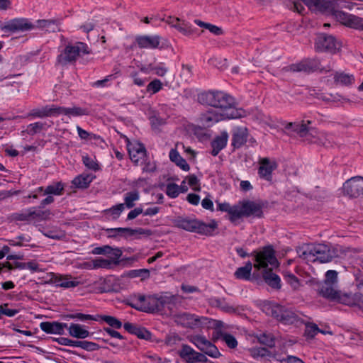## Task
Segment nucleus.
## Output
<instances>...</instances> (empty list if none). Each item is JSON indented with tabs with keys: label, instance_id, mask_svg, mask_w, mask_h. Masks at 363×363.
Returning <instances> with one entry per match:
<instances>
[{
	"label": "nucleus",
	"instance_id": "20e7f679",
	"mask_svg": "<svg viewBox=\"0 0 363 363\" xmlns=\"http://www.w3.org/2000/svg\"><path fill=\"white\" fill-rule=\"evenodd\" d=\"M173 223L178 228L206 235H212L213 232L218 228L217 223L215 220L205 223L196 219L184 217L177 218L173 220Z\"/></svg>",
	"mask_w": 363,
	"mask_h": 363
},
{
	"label": "nucleus",
	"instance_id": "6ab92c4d",
	"mask_svg": "<svg viewBox=\"0 0 363 363\" xmlns=\"http://www.w3.org/2000/svg\"><path fill=\"white\" fill-rule=\"evenodd\" d=\"M161 37L158 35H143L135 38V44L140 49H160Z\"/></svg>",
	"mask_w": 363,
	"mask_h": 363
},
{
	"label": "nucleus",
	"instance_id": "052dcab7",
	"mask_svg": "<svg viewBox=\"0 0 363 363\" xmlns=\"http://www.w3.org/2000/svg\"><path fill=\"white\" fill-rule=\"evenodd\" d=\"M99 320L101 319L108 323L110 326L115 328H121L122 326L121 322L115 317L110 315L98 316Z\"/></svg>",
	"mask_w": 363,
	"mask_h": 363
},
{
	"label": "nucleus",
	"instance_id": "680f3d73",
	"mask_svg": "<svg viewBox=\"0 0 363 363\" xmlns=\"http://www.w3.org/2000/svg\"><path fill=\"white\" fill-rule=\"evenodd\" d=\"M180 193V187L174 183H170L167 185L166 194L170 198H176Z\"/></svg>",
	"mask_w": 363,
	"mask_h": 363
},
{
	"label": "nucleus",
	"instance_id": "c9c22d12",
	"mask_svg": "<svg viewBox=\"0 0 363 363\" xmlns=\"http://www.w3.org/2000/svg\"><path fill=\"white\" fill-rule=\"evenodd\" d=\"M237 208L238 204L230 206L228 203H222L218 204V209L221 211L228 212L229 214V220L235 223L237 220Z\"/></svg>",
	"mask_w": 363,
	"mask_h": 363
},
{
	"label": "nucleus",
	"instance_id": "774afa93",
	"mask_svg": "<svg viewBox=\"0 0 363 363\" xmlns=\"http://www.w3.org/2000/svg\"><path fill=\"white\" fill-rule=\"evenodd\" d=\"M186 179L188 182L189 185L194 191H200L199 180L196 176L191 174L187 177Z\"/></svg>",
	"mask_w": 363,
	"mask_h": 363
},
{
	"label": "nucleus",
	"instance_id": "69168bd1",
	"mask_svg": "<svg viewBox=\"0 0 363 363\" xmlns=\"http://www.w3.org/2000/svg\"><path fill=\"white\" fill-rule=\"evenodd\" d=\"M285 279L294 289H298L300 286L298 279L291 273H286Z\"/></svg>",
	"mask_w": 363,
	"mask_h": 363
},
{
	"label": "nucleus",
	"instance_id": "37998d69",
	"mask_svg": "<svg viewBox=\"0 0 363 363\" xmlns=\"http://www.w3.org/2000/svg\"><path fill=\"white\" fill-rule=\"evenodd\" d=\"M250 356L255 359L259 360L270 355V352L264 347H254L247 349Z\"/></svg>",
	"mask_w": 363,
	"mask_h": 363
},
{
	"label": "nucleus",
	"instance_id": "ddd939ff",
	"mask_svg": "<svg viewBox=\"0 0 363 363\" xmlns=\"http://www.w3.org/2000/svg\"><path fill=\"white\" fill-rule=\"evenodd\" d=\"M233 114H228L227 113H221L216 108H211L206 113L201 114L199 118V123L203 127H210L215 123L225 120L233 119Z\"/></svg>",
	"mask_w": 363,
	"mask_h": 363
},
{
	"label": "nucleus",
	"instance_id": "49530a36",
	"mask_svg": "<svg viewBox=\"0 0 363 363\" xmlns=\"http://www.w3.org/2000/svg\"><path fill=\"white\" fill-rule=\"evenodd\" d=\"M311 143H318L325 147L332 145V137L323 133H318L312 137Z\"/></svg>",
	"mask_w": 363,
	"mask_h": 363
},
{
	"label": "nucleus",
	"instance_id": "de8ad7c7",
	"mask_svg": "<svg viewBox=\"0 0 363 363\" xmlns=\"http://www.w3.org/2000/svg\"><path fill=\"white\" fill-rule=\"evenodd\" d=\"M252 264L247 262L244 267H239L235 272L236 278L240 279H249L251 275Z\"/></svg>",
	"mask_w": 363,
	"mask_h": 363
},
{
	"label": "nucleus",
	"instance_id": "3c124183",
	"mask_svg": "<svg viewBox=\"0 0 363 363\" xmlns=\"http://www.w3.org/2000/svg\"><path fill=\"white\" fill-rule=\"evenodd\" d=\"M139 199L140 194L137 191L126 193L124 196V206H125L128 208H133L135 206V202L138 201Z\"/></svg>",
	"mask_w": 363,
	"mask_h": 363
},
{
	"label": "nucleus",
	"instance_id": "a211bd4d",
	"mask_svg": "<svg viewBox=\"0 0 363 363\" xmlns=\"http://www.w3.org/2000/svg\"><path fill=\"white\" fill-rule=\"evenodd\" d=\"M163 21L185 36H190L194 33V30L192 28L191 25L178 17L168 16Z\"/></svg>",
	"mask_w": 363,
	"mask_h": 363
},
{
	"label": "nucleus",
	"instance_id": "9d476101",
	"mask_svg": "<svg viewBox=\"0 0 363 363\" xmlns=\"http://www.w3.org/2000/svg\"><path fill=\"white\" fill-rule=\"evenodd\" d=\"M331 16L347 27L363 30V18L340 11L337 7Z\"/></svg>",
	"mask_w": 363,
	"mask_h": 363
},
{
	"label": "nucleus",
	"instance_id": "7ed1b4c3",
	"mask_svg": "<svg viewBox=\"0 0 363 363\" xmlns=\"http://www.w3.org/2000/svg\"><path fill=\"white\" fill-rule=\"evenodd\" d=\"M177 299L176 296L162 295L148 296L137 295L133 298L132 306L139 311L145 312H155L162 311L165 307L170 308Z\"/></svg>",
	"mask_w": 363,
	"mask_h": 363
},
{
	"label": "nucleus",
	"instance_id": "5701e85b",
	"mask_svg": "<svg viewBox=\"0 0 363 363\" xmlns=\"http://www.w3.org/2000/svg\"><path fill=\"white\" fill-rule=\"evenodd\" d=\"M248 129L245 126H236L232 130V145L235 148L241 147L247 142Z\"/></svg>",
	"mask_w": 363,
	"mask_h": 363
},
{
	"label": "nucleus",
	"instance_id": "864d4df0",
	"mask_svg": "<svg viewBox=\"0 0 363 363\" xmlns=\"http://www.w3.org/2000/svg\"><path fill=\"white\" fill-rule=\"evenodd\" d=\"M64 112L63 115L67 116L69 117L71 116H84L86 114V111L85 109H83L80 107H69V108H65L64 107Z\"/></svg>",
	"mask_w": 363,
	"mask_h": 363
},
{
	"label": "nucleus",
	"instance_id": "72a5a7b5",
	"mask_svg": "<svg viewBox=\"0 0 363 363\" xmlns=\"http://www.w3.org/2000/svg\"><path fill=\"white\" fill-rule=\"evenodd\" d=\"M197 354L198 352H196L193 348L187 345H183L182 349L179 352V354L181 358L189 363L195 362Z\"/></svg>",
	"mask_w": 363,
	"mask_h": 363
},
{
	"label": "nucleus",
	"instance_id": "f257e3e1",
	"mask_svg": "<svg viewBox=\"0 0 363 363\" xmlns=\"http://www.w3.org/2000/svg\"><path fill=\"white\" fill-rule=\"evenodd\" d=\"M198 100L201 104L211 106L217 109L218 111L233 114L232 118L246 117L250 113L247 111L241 108H236L234 98L221 91L201 93L199 95Z\"/></svg>",
	"mask_w": 363,
	"mask_h": 363
},
{
	"label": "nucleus",
	"instance_id": "13d9d810",
	"mask_svg": "<svg viewBox=\"0 0 363 363\" xmlns=\"http://www.w3.org/2000/svg\"><path fill=\"white\" fill-rule=\"evenodd\" d=\"M320 329L318 328V325L313 323H308L306 325L305 336L307 338H313L319 332Z\"/></svg>",
	"mask_w": 363,
	"mask_h": 363
},
{
	"label": "nucleus",
	"instance_id": "1a4fd4ad",
	"mask_svg": "<svg viewBox=\"0 0 363 363\" xmlns=\"http://www.w3.org/2000/svg\"><path fill=\"white\" fill-rule=\"evenodd\" d=\"M323 296L333 301L350 306H355L357 291L354 293H344L336 289H323Z\"/></svg>",
	"mask_w": 363,
	"mask_h": 363
},
{
	"label": "nucleus",
	"instance_id": "a878e982",
	"mask_svg": "<svg viewBox=\"0 0 363 363\" xmlns=\"http://www.w3.org/2000/svg\"><path fill=\"white\" fill-rule=\"evenodd\" d=\"M215 322V326L218 328V338L224 342L229 348L235 349L238 344L236 338L231 334L221 330V327L223 325L222 321L217 320Z\"/></svg>",
	"mask_w": 363,
	"mask_h": 363
},
{
	"label": "nucleus",
	"instance_id": "6e6552de",
	"mask_svg": "<svg viewBox=\"0 0 363 363\" xmlns=\"http://www.w3.org/2000/svg\"><path fill=\"white\" fill-rule=\"evenodd\" d=\"M255 261L254 267L257 269H265L269 265L272 267L277 266V259L271 247H266L262 251L256 252Z\"/></svg>",
	"mask_w": 363,
	"mask_h": 363
},
{
	"label": "nucleus",
	"instance_id": "dca6fc26",
	"mask_svg": "<svg viewBox=\"0 0 363 363\" xmlns=\"http://www.w3.org/2000/svg\"><path fill=\"white\" fill-rule=\"evenodd\" d=\"M237 220L243 216H254L261 217L262 214V207L259 204L250 201H244L238 203Z\"/></svg>",
	"mask_w": 363,
	"mask_h": 363
},
{
	"label": "nucleus",
	"instance_id": "7c9ffc66",
	"mask_svg": "<svg viewBox=\"0 0 363 363\" xmlns=\"http://www.w3.org/2000/svg\"><path fill=\"white\" fill-rule=\"evenodd\" d=\"M211 303L213 306L219 308L221 311H223L225 313H235L239 311L238 307L229 304L225 301V299L212 298L211 300Z\"/></svg>",
	"mask_w": 363,
	"mask_h": 363
},
{
	"label": "nucleus",
	"instance_id": "4c0bfd02",
	"mask_svg": "<svg viewBox=\"0 0 363 363\" xmlns=\"http://www.w3.org/2000/svg\"><path fill=\"white\" fill-rule=\"evenodd\" d=\"M169 158L172 162H174L182 169L184 171L189 170V165L187 164L186 160L180 156V155L176 150H171V151L169 152Z\"/></svg>",
	"mask_w": 363,
	"mask_h": 363
},
{
	"label": "nucleus",
	"instance_id": "cd10ccee",
	"mask_svg": "<svg viewBox=\"0 0 363 363\" xmlns=\"http://www.w3.org/2000/svg\"><path fill=\"white\" fill-rule=\"evenodd\" d=\"M93 255H108L112 259H118L122 255V251L119 248H113L109 245L96 247L92 250Z\"/></svg>",
	"mask_w": 363,
	"mask_h": 363
},
{
	"label": "nucleus",
	"instance_id": "4be33fe9",
	"mask_svg": "<svg viewBox=\"0 0 363 363\" xmlns=\"http://www.w3.org/2000/svg\"><path fill=\"white\" fill-rule=\"evenodd\" d=\"M315 47L320 51L334 52L339 48L340 44L333 36L321 35L317 38Z\"/></svg>",
	"mask_w": 363,
	"mask_h": 363
},
{
	"label": "nucleus",
	"instance_id": "bf43d9fd",
	"mask_svg": "<svg viewBox=\"0 0 363 363\" xmlns=\"http://www.w3.org/2000/svg\"><path fill=\"white\" fill-rule=\"evenodd\" d=\"M150 69L153 71L154 73L158 77H163L166 75L168 72V68L164 65V63H159L155 67L151 65H149Z\"/></svg>",
	"mask_w": 363,
	"mask_h": 363
},
{
	"label": "nucleus",
	"instance_id": "39448f33",
	"mask_svg": "<svg viewBox=\"0 0 363 363\" xmlns=\"http://www.w3.org/2000/svg\"><path fill=\"white\" fill-rule=\"evenodd\" d=\"M262 310L267 315L275 318L284 324H293L299 319L298 315L292 310L274 303L264 302Z\"/></svg>",
	"mask_w": 363,
	"mask_h": 363
},
{
	"label": "nucleus",
	"instance_id": "9b49d317",
	"mask_svg": "<svg viewBox=\"0 0 363 363\" xmlns=\"http://www.w3.org/2000/svg\"><path fill=\"white\" fill-rule=\"evenodd\" d=\"M189 341L199 350L213 358H218L221 355L218 349L204 336L199 335H193L190 337Z\"/></svg>",
	"mask_w": 363,
	"mask_h": 363
},
{
	"label": "nucleus",
	"instance_id": "b1692460",
	"mask_svg": "<svg viewBox=\"0 0 363 363\" xmlns=\"http://www.w3.org/2000/svg\"><path fill=\"white\" fill-rule=\"evenodd\" d=\"M40 329L48 334L63 335L65 330L67 328V324L57 321L53 322H42L40 324Z\"/></svg>",
	"mask_w": 363,
	"mask_h": 363
},
{
	"label": "nucleus",
	"instance_id": "bb28decb",
	"mask_svg": "<svg viewBox=\"0 0 363 363\" xmlns=\"http://www.w3.org/2000/svg\"><path fill=\"white\" fill-rule=\"evenodd\" d=\"M311 122L309 121L296 122L294 132L296 133L300 137L305 138L306 140L311 142L312 137L317 134L315 129H312L308 126Z\"/></svg>",
	"mask_w": 363,
	"mask_h": 363
},
{
	"label": "nucleus",
	"instance_id": "8fccbe9b",
	"mask_svg": "<svg viewBox=\"0 0 363 363\" xmlns=\"http://www.w3.org/2000/svg\"><path fill=\"white\" fill-rule=\"evenodd\" d=\"M124 210V204L119 203L105 211L109 219L116 220Z\"/></svg>",
	"mask_w": 363,
	"mask_h": 363
},
{
	"label": "nucleus",
	"instance_id": "09e8293b",
	"mask_svg": "<svg viewBox=\"0 0 363 363\" xmlns=\"http://www.w3.org/2000/svg\"><path fill=\"white\" fill-rule=\"evenodd\" d=\"M65 185L62 182H55L48 186L44 191V195L60 196L63 194Z\"/></svg>",
	"mask_w": 363,
	"mask_h": 363
},
{
	"label": "nucleus",
	"instance_id": "412c9836",
	"mask_svg": "<svg viewBox=\"0 0 363 363\" xmlns=\"http://www.w3.org/2000/svg\"><path fill=\"white\" fill-rule=\"evenodd\" d=\"M258 174L259 177L267 181H271L272 172L277 168V163L274 160L267 157L262 158L259 161Z\"/></svg>",
	"mask_w": 363,
	"mask_h": 363
},
{
	"label": "nucleus",
	"instance_id": "c03bdc74",
	"mask_svg": "<svg viewBox=\"0 0 363 363\" xmlns=\"http://www.w3.org/2000/svg\"><path fill=\"white\" fill-rule=\"evenodd\" d=\"M335 248H340V252H337L339 255L336 256V258L350 259L354 258V257L359 253V250L356 249H352L350 247H345L340 245H336Z\"/></svg>",
	"mask_w": 363,
	"mask_h": 363
},
{
	"label": "nucleus",
	"instance_id": "a18cd8bd",
	"mask_svg": "<svg viewBox=\"0 0 363 363\" xmlns=\"http://www.w3.org/2000/svg\"><path fill=\"white\" fill-rule=\"evenodd\" d=\"M194 22L199 27L208 30L209 32H211L212 34L215 35H221L223 34V30L222 28L218 27L216 25L203 22L199 19H195Z\"/></svg>",
	"mask_w": 363,
	"mask_h": 363
},
{
	"label": "nucleus",
	"instance_id": "79ce46f5",
	"mask_svg": "<svg viewBox=\"0 0 363 363\" xmlns=\"http://www.w3.org/2000/svg\"><path fill=\"white\" fill-rule=\"evenodd\" d=\"M50 210H40L34 207L31 208V221H42L50 218Z\"/></svg>",
	"mask_w": 363,
	"mask_h": 363
},
{
	"label": "nucleus",
	"instance_id": "338daca9",
	"mask_svg": "<svg viewBox=\"0 0 363 363\" xmlns=\"http://www.w3.org/2000/svg\"><path fill=\"white\" fill-rule=\"evenodd\" d=\"M355 306H358L359 308L363 309V283H360L357 285V291L356 297Z\"/></svg>",
	"mask_w": 363,
	"mask_h": 363
},
{
	"label": "nucleus",
	"instance_id": "aec40b11",
	"mask_svg": "<svg viewBox=\"0 0 363 363\" xmlns=\"http://www.w3.org/2000/svg\"><path fill=\"white\" fill-rule=\"evenodd\" d=\"M34 26L26 18H15L6 22L2 29L12 33L23 32L32 30Z\"/></svg>",
	"mask_w": 363,
	"mask_h": 363
},
{
	"label": "nucleus",
	"instance_id": "f03ea898",
	"mask_svg": "<svg viewBox=\"0 0 363 363\" xmlns=\"http://www.w3.org/2000/svg\"><path fill=\"white\" fill-rule=\"evenodd\" d=\"M340 248L335 246H329L325 244H312L299 247L297 250L299 257L306 262L319 261L321 263H326L332 261L339 255Z\"/></svg>",
	"mask_w": 363,
	"mask_h": 363
},
{
	"label": "nucleus",
	"instance_id": "e433bc0d",
	"mask_svg": "<svg viewBox=\"0 0 363 363\" xmlns=\"http://www.w3.org/2000/svg\"><path fill=\"white\" fill-rule=\"evenodd\" d=\"M251 337V340L252 342H259L260 344L268 346V347H272L274 345V340L272 337L267 333H260V334H256V335H250Z\"/></svg>",
	"mask_w": 363,
	"mask_h": 363
},
{
	"label": "nucleus",
	"instance_id": "473e14b6",
	"mask_svg": "<svg viewBox=\"0 0 363 363\" xmlns=\"http://www.w3.org/2000/svg\"><path fill=\"white\" fill-rule=\"evenodd\" d=\"M337 282V272L335 270H328L325 273L324 284L320 289V294L323 296V289H335L334 284Z\"/></svg>",
	"mask_w": 363,
	"mask_h": 363
},
{
	"label": "nucleus",
	"instance_id": "393cba45",
	"mask_svg": "<svg viewBox=\"0 0 363 363\" xmlns=\"http://www.w3.org/2000/svg\"><path fill=\"white\" fill-rule=\"evenodd\" d=\"M109 238H115L118 235H127L133 236L135 235H150V230H145L143 228L131 229L128 228H110L106 230Z\"/></svg>",
	"mask_w": 363,
	"mask_h": 363
},
{
	"label": "nucleus",
	"instance_id": "c756f323",
	"mask_svg": "<svg viewBox=\"0 0 363 363\" xmlns=\"http://www.w3.org/2000/svg\"><path fill=\"white\" fill-rule=\"evenodd\" d=\"M228 140V134L226 131H223L218 135L211 143L212 152L213 156H216L219 152L223 150L227 145Z\"/></svg>",
	"mask_w": 363,
	"mask_h": 363
},
{
	"label": "nucleus",
	"instance_id": "4468645a",
	"mask_svg": "<svg viewBox=\"0 0 363 363\" xmlns=\"http://www.w3.org/2000/svg\"><path fill=\"white\" fill-rule=\"evenodd\" d=\"M233 114H228L227 113H221L216 108H211L206 113L201 114L199 118V123L203 127H210L215 123L225 120L233 119Z\"/></svg>",
	"mask_w": 363,
	"mask_h": 363
},
{
	"label": "nucleus",
	"instance_id": "0eeeda50",
	"mask_svg": "<svg viewBox=\"0 0 363 363\" xmlns=\"http://www.w3.org/2000/svg\"><path fill=\"white\" fill-rule=\"evenodd\" d=\"M173 320L177 325L191 329L201 328L210 322L206 317H200L186 312L173 315Z\"/></svg>",
	"mask_w": 363,
	"mask_h": 363
},
{
	"label": "nucleus",
	"instance_id": "ea45409f",
	"mask_svg": "<svg viewBox=\"0 0 363 363\" xmlns=\"http://www.w3.org/2000/svg\"><path fill=\"white\" fill-rule=\"evenodd\" d=\"M94 261V267L95 269L99 268H104V269H111L113 267V264L117 265L119 264V261L118 259H104L101 257H97L93 259Z\"/></svg>",
	"mask_w": 363,
	"mask_h": 363
},
{
	"label": "nucleus",
	"instance_id": "2eb2a0df",
	"mask_svg": "<svg viewBox=\"0 0 363 363\" xmlns=\"http://www.w3.org/2000/svg\"><path fill=\"white\" fill-rule=\"evenodd\" d=\"M343 194L351 198L363 196V177H354L346 181L342 186Z\"/></svg>",
	"mask_w": 363,
	"mask_h": 363
},
{
	"label": "nucleus",
	"instance_id": "423d86ee",
	"mask_svg": "<svg viewBox=\"0 0 363 363\" xmlns=\"http://www.w3.org/2000/svg\"><path fill=\"white\" fill-rule=\"evenodd\" d=\"M91 52L89 46L82 42L75 44H68L64 50L57 56V62L60 65H66L74 62L77 59L83 55Z\"/></svg>",
	"mask_w": 363,
	"mask_h": 363
},
{
	"label": "nucleus",
	"instance_id": "f704fd0d",
	"mask_svg": "<svg viewBox=\"0 0 363 363\" xmlns=\"http://www.w3.org/2000/svg\"><path fill=\"white\" fill-rule=\"evenodd\" d=\"M93 179L94 176L91 174H82L73 179L72 184L77 188H86Z\"/></svg>",
	"mask_w": 363,
	"mask_h": 363
},
{
	"label": "nucleus",
	"instance_id": "f3484780",
	"mask_svg": "<svg viewBox=\"0 0 363 363\" xmlns=\"http://www.w3.org/2000/svg\"><path fill=\"white\" fill-rule=\"evenodd\" d=\"M305 4L313 11L321 12L331 16L337 7L334 0H303Z\"/></svg>",
	"mask_w": 363,
	"mask_h": 363
},
{
	"label": "nucleus",
	"instance_id": "e2e57ef3",
	"mask_svg": "<svg viewBox=\"0 0 363 363\" xmlns=\"http://www.w3.org/2000/svg\"><path fill=\"white\" fill-rule=\"evenodd\" d=\"M128 276L131 278L140 277L143 279H146L149 277L150 272L148 269H146L131 270L128 272Z\"/></svg>",
	"mask_w": 363,
	"mask_h": 363
},
{
	"label": "nucleus",
	"instance_id": "5fc2aeb1",
	"mask_svg": "<svg viewBox=\"0 0 363 363\" xmlns=\"http://www.w3.org/2000/svg\"><path fill=\"white\" fill-rule=\"evenodd\" d=\"M50 125H47L45 123L36 122L28 125L27 132L30 135H34L43 130H45Z\"/></svg>",
	"mask_w": 363,
	"mask_h": 363
},
{
	"label": "nucleus",
	"instance_id": "2f4dec72",
	"mask_svg": "<svg viewBox=\"0 0 363 363\" xmlns=\"http://www.w3.org/2000/svg\"><path fill=\"white\" fill-rule=\"evenodd\" d=\"M334 82L336 84L342 86H351L354 82V77L353 74L345 73L343 72H337L334 75Z\"/></svg>",
	"mask_w": 363,
	"mask_h": 363
},
{
	"label": "nucleus",
	"instance_id": "6e6d98bb",
	"mask_svg": "<svg viewBox=\"0 0 363 363\" xmlns=\"http://www.w3.org/2000/svg\"><path fill=\"white\" fill-rule=\"evenodd\" d=\"M79 281L76 279L71 280L67 277H60L57 280V285L63 288H74L79 285Z\"/></svg>",
	"mask_w": 363,
	"mask_h": 363
},
{
	"label": "nucleus",
	"instance_id": "58836bf2",
	"mask_svg": "<svg viewBox=\"0 0 363 363\" xmlns=\"http://www.w3.org/2000/svg\"><path fill=\"white\" fill-rule=\"evenodd\" d=\"M265 282L274 289H280L281 280L278 275L272 272V271H266L263 274Z\"/></svg>",
	"mask_w": 363,
	"mask_h": 363
},
{
	"label": "nucleus",
	"instance_id": "603ef678",
	"mask_svg": "<svg viewBox=\"0 0 363 363\" xmlns=\"http://www.w3.org/2000/svg\"><path fill=\"white\" fill-rule=\"evenodd\" d=\"M11 217L14 220L31 222V208L15 213L12 214Z\"/></svg>",
	"mask_w": 363,
	"mask_h": 363
},
{
	"label": "nucleus",
	"instance_id": "c85d7f7f",
	"mask_svg": "<svg viewBox=\"0 0 363 363\" xmlns=\"http://www.w3.org/2000/svg\"><path fill=\"white\" fill-rule=\"evenodd\" d=\"M66 329H67L69 335L74 338L84 339L90 335L86 328L78 323H71L69 326L67 325Z\"/></svg>",
	"mask_w": 363,
	"mask_h": 363
},
{
	"label": "nucleus",
	"instance_id": "4d7b16f0",
	"mask_svg": "<svg viewBox=\"0 0 363 363\" xmlns=\"http://www.w3.org/2000/svg\"><path fill=\"white\" fill-rule=\"evenodd\" d=\"M162 89V83L160 79H155L150 82L146 88V91L151 94H155Z\"/></svg>",
	"mask_w": 363,
	"mask_h": 363
},
{
	"label": "nucleus",
	"instance_id": "f8f14e48",
	"mask_svg": "<svg viewBox=\"0 0 363 363\" xmlns=\"http://www.w3.org/2000/svg\"><path fill=\"white\" fill-rule=\"evenodd\" d=\"M125 140L132 162L137 165L143 164L146 157V150L144 145L137 140L130 141L128 138H125Z\"/></svg>",
	"mask_w": 363,
	"mask_h": 363
},
{
	"label": "nucleus",
	"instance_id": "0e129e2a",
	"mask_svg": "<svg viewBox=\"0 0 363 363\" xmlns=\"http://www.w3.org/2000/svg\"><path fill=\"white\" fill-rule=\"evenodd\" d=\"M45 108L47 116L63 115L64 107L51 106L50 107H45Z\"/></svg>",
	"mask_w": 363,
	"mask_h": 363
},
{
	"label": "nucleus",
	"instance_id": "a19ab883",
	"mask_svg": "<svg viewBox=\"0 0 363 363\" xmlns=\"http://www.w3.org/2000/svg\"><path fill=\"white\" fill-rule=\"evenodd\" d=\"M38 26L49 32L60 30V22L57 20H38Z\"/></svg>",
	"mask_w": 363,
	"mask_h": 363
}]
</instances>
